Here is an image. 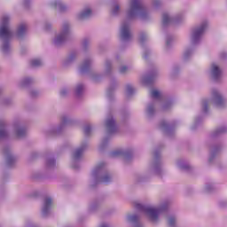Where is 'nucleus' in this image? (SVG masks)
I'll list each match as a JSON object with an SVG mask.
<instances>
[{
	"instance_id": "nucleus-1",
	"label": "nucleus",
	"mask_w": 227,
	"mask_h": 227,
	"mask_svg": "<svg viewBox=\"0 0 227 227\" xmlns=\"http://www.w3.org/2000/svg\"><path fill=\"white\" fill-rule=\"evenodd\" d=\"M135 208L146 214V215H148V217L150 218L151 221H153V223H155V221L159 219V214H160V212L164 210V207L155 208L152 207H145L141 204H136Z\"/></svg>"
},
{
	"instance_id": "nucleus-2",
	"label": "nucleus",
	"mask_w": 227,
	"mask_h": 227,
	"mask_svg": "<svg viewBox=\"0 0 227 227\" xmlns=\"http://www.w3.org/2000/svg\"><path fill=\"white\" fill-rule=\"evenodd\" d=\"M146 14V10L141 4L139 0H131L129 10L128 11L129 19H134L136 15H141V17H145Z\"/></svg>"
},
{
	"instance_id": "nucleus-3",
	"label": "nucleus",
	"mask_w": 227,
	"mask_h": 227,
	"mask_svg": "<svg viewBox=\"0 0 227 227\" xmlns=\"http://www.w3.org/2000/svg\"><path fill=\"white\" fill-rule=\"evenodd\" d=\"M10 22V18L8 16H4L1 20V25H0V38H4L5 40H9V38H12V30H10V27H8V24Z\"/></svg>"
},
{
	"instance_id": "nucleus-4",
	"label": "nucleus",
	"mask_w": 227,
	"mask_h": 227,
	"mask_svg": "<svg viewBox=\"0 0 227 227\" xmlns=\"http://www.w3.org/2000/svg\"><path fill=\"white\" fill-rule=\"evenodd\" d=\"M67 36H68V25L65 24L63 27V32L61 35H58L55 43H61L67 40Z\"/></svg>"
},
{
	"instance_id": "nucleus-5",
	"label": "nucleus",
	"mask_w": 227,
	"mask_h": 227,
	"mask_svg": "<svg viewBox=\"0 0 227 227\" xmlns=\"http://www.w3.org/2000/svg\"><path fill=\"white\" fill-rule=\"evenodd\" d=\"M132 35L130 34V30L129 29V24L123 23L121 26V38L122 40H130Z\"/></svg>"
},
{
	"instance_id": "nucleus-6",
	"label": "nucleus",
	"mask_w": 227,
	"mask_h": 227,
	"mask_svg": "<svg viewBox=\"0 0 227 227\" xmlns=\"http://www.w3.org/2000/svg\"><path fill=\"white\" fill-rule=\"evenodd\" d=\"M213 98L216 106H221L224 104V98H223V96L217 90H213Z\"/></svg>"
},
{
	"instance_id": "nucleus-7",
	"label": "nucleus",
	"mask_w": 227,
	"mask_h": 227,
	"mask_svg": "<svg viewBox=\"0 0 227 227\" xmlns=\"http://www.w3.org/2000/svg\"><path fill=\"white\" fill-rule=\"evenodd\" d=\"M205 29H207V23H205L200 27H199L193 31L192 39L198 40V38H200V36H201V34L205 32Z\"/></svg>"
},
{
	"instance_id": "nucleus-8",
	"label": "nucleus",
	"mask_w": 227,
	"mask_h": 227,
	"mask_svg": "<svg viewBox=\"0 0 227 227\" xmlns=\"http://www.w3.org/2000/svg\"><path fill=\"white\" fill-rule=\"evenodd\" d=\"M212 74L215 81L221 77V69H219V67L215 64L212 65Z\"/></svg>"
},
{
	"instance_id": "nucleus-9",
	"label": "nucleus",
	"mask_w": 227,
	"mask_h": 227,
	"mask_svg": "<svg viewBox=\"0 0 227 227\" xmlns=\"http://www.w3.org/2000/svg\"><path fill=\"white\" fill-rule=\"evenodd\" d=\"M52 205V199L46 198L44 200V206L43 208V213L45 215L47 212H49V208H51V206Z\"/></svg>"
},
{
	"instance_id": "nucleus-10",
	"label": "nucleus",
	"mask_w": 227,
	"mask_h": 227,
	"mask_svg": "<svg viewBox=\"0 0 227 227\" xmlns=\"http://www.w3.org/2000/svg\"><path fill=\"white\" fill-rule=\"evenodd\" d=\"M106 128L108 130H110V132H113V130H114V129H116V124L114 122V119L109 118L106 120Z\"/></svg>"
},
{
	"instance_id": "nucleus-11",
	"label": "nucleus",
	"mask_w": 227,
	"mask_h": 227,
	"mask_svg": "<svg viewBox=\"0 0 227 227\" xmlns=\"http://www.w3.org/2000/svg\"><path fill=\"white\" fill-rule=\"evenodd\" d=\"M91 15V9H85L82 13L79 14L78 18L80 20L88 19Z\"/></svg>"
},
{
	"instance_id": "nucleus-12",
	"label": "nucleus",
	"mask_w": 227,
	"mask_h": 227,
	"mask_svg": "<svg viewBox=\"0 0 227 227\" xmlns=\"http://www.w3.org/2000/svg\"><path fill=\"white\" fill-rule=\"evenodd\" d=\"M26 31H27V27L26 24L20 25L18 28V36H22L26 34Z\"/></svg>"
},
{
	"instance_id": "nucleus-13",
	"label": "nucleus",
	"mask_w": 227,
	"mask_h": 227,
	"mask_svg": "<svg viewBox=\"0 0 227 227\" xmlns=\"http://www.w3.org/2000/svg\"><path fill=\"white\" fill-rule=\"evenodd\" d=\"M84 145H82L81 148L77 149L74 153V159H80L81 155H82V152H84Z\"/></svg>"
},
{
	"instance_id": "nucleus-14",
	"label": "nucleus",
	"mask_w": 227,
	"mask_h": 227,
	"mask_svg": "<svg viewBox=\"0 0 227 227\" xmlns=\"http://www.w3.org/2000/svg\"><path fill=\"white\" fill-rule=\"evenodd\" d=\"M171 22V18L168 15V13L163 14V19H162V24L163 26H167V24H169Z\"/></svg>"
},
{
	"instance_id": "nucleus-15",
	"label": "nucleus",
	"mask_w": 227,
	"mask_h": 227,
	"mask_svg": "<svg viewBox=\"0 0 227 227\" xmlns=\"http://www.w3.org/2000/svg\"><path fill=\"white\" fill-rule=\"evenodd\" d=\"M41 65H42V60H40V59H35L31 61V67H41Z\"/></svg>"
},
{
	"instance_id": "nucleus-16",
	"label": "nucleus",
	"mask_w": 227,
	"mask_h": 227,
	"mask_svg": "<svg viewBox=\"0 0 227 227\" xmlns=\"http://www.w3.org/2000/svg\"><path fill=\"white\" fill-rule=\"evenodd\" d=\"M151 97L152 98H159L160 97V92H159L157 90H153L151 92Z\"/></svg>"
},
{
	"instance_id": "nucleus-17",
	"label": "nucleus",
	"mask_w": 227,
	"mask_h": 227,
	"mask_svg": "<svg viewBox=\"0 0 227 227\" xmlns=\"http://www.w3.org/2000/svg\"><path fill=\"white\" fill-rule=\"evenodd\" d=\"M17 137H24V136H26V129H19L17 130Z\"/></svg>"
},
{
	"instance_id": "nucleus-18",
	"label": "nucleus",
	"mask_w": 227,
	"mask_h": 227,
	"mask_svg": "<svg viewBox=\"0 0 227 227\" xmlns=\"http://www.w3.org/2000/svg\"><path fill=\"white\" fill-rule=\"evenodd\" d=\"M7 134L4 130V127H3L2 124H0V139H3V137H6Z\"/></svg>"
},
{
	"instance_id": "nucleus-19",
	"label": "nucleus",
	"mask_w": 227,
	"mask_h": 227,
	"mask_svg": "<svg viewBox=\"0 0 227 227\" xmlns=\"http://www.w3.org/2000/svg\"><path fill=\"white\" fill-rule=\"evenodd\" d=\"M90 61L86 60L82 66V71L84 72V70H88V68H90Z\"/></svg>"
},
{
	"instance_id": "nucleus-20",
	"label": "nucleus",
	"mask_w": 227,
	"mask_h": 227,
	"mask_svg": "<svg viewBox=\"0 0 227 227\" xmlns=\"http://www.w3.org/2000/svg\"><path fill=\"white\" fill-rule=\"evenodd\" d=\"M12 162H15V158L12 154L7 155V163L12 166Z\"/></svg>"
},
{
	"instance_id": "nucleus-21",
	"label": "nucleus",
	"mask_w": 227,
	"mask_h": 227,
	"mask_svg": "<svg viewBox=\"0 0 227 227\" xmlns=\"http://www.w3.org/2000/svg\"><path fill=\"white\" fill-rule=\"evenodd\" d=\"M82 90H84V86L78 85L76 87V95H81V93H82Z\"/></svg>"
},
{
	"instance_id": "nucleus-22",
	"label": "nucleus",
	"mask_w": 227,
	"mask_h": 227,
	"mask_svg": "<svg viewBox=\"0 0 227 227\" xmlns=\"http://www.w3.org/2000/svg\"><path fill=\"white\" fill-rule=\"evenodd\" d=\"M123 154V152L118 150V151H114L112 153H111V157H118V155H121Z\"/></svg>"
},
{
	"instance_id": "nucleus-23",
	"label": "nucleus",
	"mask_w": 227,
	"mask_h": 227,
	"mask_svg": "<svg viewBox=\"0 0 227 227\" xmlns=\"http://www.w3.org/2000/svg\"><path fill=\"white\" fill-rule=\"evenodd\" d=\"M102 182H104L105 184H107L108 182H111V176H109V175H106V176L103 177Z\"/></svg>"
},
{
	"instance_id": "nucleus-24",
	"label": "nucleus",
	"mask_w": 227,
	"mask_h": 227,
	"mask_svg": "<svg viewBox=\"0 0 227 227\" xmlns=\"http://www.w3.org/2000/svg\"><path fill=\"white\" fill-rule=\"evenodd\" d=\"M90 132H91V127H90V126L85 127V129H84L85 136H89Z\"/></svg>"
},
{
	"instance_id": "nucleus-25",
	"label": "nucleus",
	"mask_w": 227,
	"mask_h": 227,
	"mask_svg": "<svg viewBox=\"0 0 227 227\" xmlns=\"http://www.w3.org/2000/svg\"><path fill=\"white\" fill-rule=\"evenodd\" d=\"M127 91L128 93H134V88L132 87V85H128L127 86Z\"/></svg>"
},
{
	"instance_id": "nucleus-26",
	"label": "nucleus",
	"mask_w": 227,
	"mask_h": 227,
	"mask_svg": "<svg viewBox=\"0 0 227 227\" xmlns=\"http://www.w3.org/2000/svg\"><path fill=\"white\" fill-rule=\"evenodd\" d=\"M169 226H175V217H170L168 220Z\"/></svg>"
},
{
	"instance_id": "nucleus-27",
	"label": "nucleus",
	"mask_w": 227,
	"mask_h": 227,
	"mask_svg": "<svg viewBox=\"0 0 227 227\" xmlns=\"http://www.w3.org/2000/svg\"><path fill=\"white\" fill-rule=\"evenodd\" d=\"M129 221H132V222L137 221V215H129Z\"/></svg>"
},
{
	"instance_id": "nucleus-28",
	"label": "nucleus",
	"mask_w": 227,
	"mask_h": 227,
	"mask_svg": "<svg viewBox=\"0 0 227 227\" xmlns=\"http://www.w3.org/2000/svg\"><path fill=\"white\" fill-rule=\"evenodd\" d=\"M118 12H120V6L116 5L114 7V9L113 10L114 15H116V13H118Z\"/></svg>"
},
{
	"instance_id": "nucleus-29",
	"label": "nucleus",
	"mask_w": 227,
	"mask_h": 227,
	"mask_svg": "<svg viewBox=\"0 0 227 227\" xmlns=\"http://www.w3.org/2000/svg\"><path fill=\"white\" fill-rule=\"evenodd\" d=\"M127 67L123 66L120 68V73L121 74H125L127 72Z\"/></svg>"
},
{
	"instance_id": "nucleus-30",
	"label": "nucleus",
	"mask_w": 227,
	"mask_h": 227,
	"mask_svg": "<svg viewBox=\"0 0 227 227\" xmlns=\"http://www.w3.org/2000/svg\"><path fill=\"white\" fill-rule=\"evenodd\" d=\"M9 48H10V46L8 45V43L4 44L3 51L4 52H7Z\"/></svg>"
},
{
	"instance_id": "nucleus-31",
	"label": "nucleus",
	"mask_w": 227,
	"mask_h": 227,
	"mask_svg": "<svg viewBox=\"0 0 227 227\" xmlns=\"http://www.w3.org/2000/svg\"><path fill=\"white\" fill-rule=\"evenodd\" d=\"M145 35H142L140 36V42H143V41L145 40Z\"/></svg>"
},
{
	"instance_id": "nucleus-32",
	"label": "nucleus",
	"mask_w": 227,
	"mask_h": 227,
	"mask_svg": "<svg viewBox=\"0 0 227 227\" xmlns=\"http://www.w3.org/2000/svg\"><path fill=\"white\" fill-rule=\"evenodd\" d=\"M160 125H161L162 128H165L167 126L166 122H161Z\"/></svg>"
},
{
	"instance_id": "nucleus-33",
	"label": "nucleus",
	"mask_w": 227,
	"mask_h": 227,
	"mask_svg": "<svg viewBox=\"0 0 227 227\" xmlns=\"http://www.w3.org/2000/svg\"><path fill=\"white\" fill-rule=\"evenodd\" d=\"M204 111L207 113V103H205L204 105Z\"/></svg>"
},
{
	"instance_id": "nucleus-34",
	"label": "nucleus",
	"mask_w": 227,
	"mask_h": 227,
	"mask_svg": "<svg viewBox=\"0 0 227 227\" xmlns=\"http://www.w3.org/2000/svg\"><path fill=\"white\" fill-rule=\"evenodd\" d=\"M102 166H103L102 164L98 165V169H100V168H102Z\"/></svg>"
},
{
	"instance_id": "nucleus-35",
	"label": "nucleus",
	"mask_w": 227,
	"mask_h": 227,
	"mask_svg": "<svg viewBox=\"0 0 227 227\" xmlns=\"http://www.w3.org/2000/svg\"><path fill=\"white\" fill-rule=\"evenodd\" d=\"M60 93L61 95H65L66 92L62 90Z\"/></svg>"
},
{
	"instance_id": "nucleus-36",
	"label": "nucleus",
	"mask_w": 227,
	"mask_h": 227,
	"mask_svg": "<svg viewBox=\"0 0 227 227\" xmlns=\"http://www.w3.org/2000/svg\"><path fill=\"white\" fill-rule=\"evenodd\" d=\"M158 3H159V0H156V4H158Z\"/></svg>"
},
{
	"instance_id": "nucleus-37",
	"label": "nucleus",
	"mask_w": 227,
	"mask_h": 227,
	"mask_svg": "<svg viewBox=\"0 0 227 227\" xmlns=\"http://www.w3.org/2000/svg\"><path fill=\"white\" fill-rule=\"evenodd\" d=\"M167 45H169V42H167Z\"/></svg>"
},
{
	"instance_id": "nucleus-38",
	"label": "nucleus",
	"mask_w": 227,
	"mask_h": 227,
	"mask_svg": "<svg viewBox=\"0 0 227 227\" xmlns=\"http://www.w3.org/2000/svg\"><path fill=\"white\" fill-rule=\"evenodd\" d=\"M149 111H152V108H151V107H149Z\"/></svg>"
}]
</instances>
